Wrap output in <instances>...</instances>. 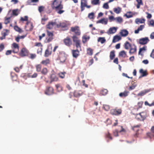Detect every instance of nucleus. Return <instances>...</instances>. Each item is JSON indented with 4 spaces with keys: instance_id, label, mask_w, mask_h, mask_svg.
I'll return each instance as SVG.
<instances>
[{
    "instance_id": "obj_56",
    "label": "nucleus",
    "mask_w": 154,
    "mask_h": 154,
    "mask_svg": "<svg viewBox=\"0 0 154 154\" xmlns=\"http://www.w3.org/2000/svg\"><path fill=\"white\" fill-rule=\"evenodd\" d=\"M34 46H35L38 47L39 48L43 47V45L41 42H35V43Z\"/></svg>"
},
{
    "instance_id": "obj_27",
    "label": "nucleus",
    "mask_w": 154,
    "mask_h": 154,
    "mask_svg": "<svg viewBox=\"0 0 154 154\" xmlns=\"http://www.w3.org/2000/svg\"><path fill=\"white\" fill-rule=\"evenodd\" d=\"M48 69L46 67L43 68L41 71V74L44 75H47L48 74Z\"/></svg>"
},
{
    "instance_id": "obj_55",
    "label": "nucleus",
    "mask_w": 154,
    "mask_h": 154,
    "mask_svg": "<svg viewBox=\"0 0 154 154\" xmlns=\"http://www.w3.org/2000/svg\"><path fill=\"white\" fill-rule=\"evenodd\" d=\"M141 126V124H139L137 125H134L133 126H132V128L133 130H135V128H139Z\"/></svg>"
},
{
    "instance_id": "obj_40",
    "label": "nucleus",
    "mask_w": 154,
    "mask_h": 154,
    "mask_svg": "<svg viewBox=\"0 0 154 154\" xmlns=\"http://www.w3.org/2000/svg\"><path fill=\"white\" fill-rule=\"evenodd\" d=\"M66 73L63 72H59L58 74V75L60 77L61 79H63L65 78V74H66Z\"/></svg>"
},
{
    "instance_id": "obj_63",
    "label": "nucleus",
    "mask_w": 154,
    "mask_h": 154,
    "mask_svg": "<svg viewBox=\"0 0 154 154\" xmlns=\"http://www.w3.org/2000/svg\"><path fill=\"white\" fill-rule=\"evenodd\" d=\"M47 34L48 37H53V33L48 31H47Z\"/></svg>"
},
{
    "instance_id": "obj_24",
    "label": "nucleus",
    "mask_w": 154,
    "mask_h": 154,
    "mask_svg": "<svg viewBox=\"0 0 154 154\" xmlns=\"http://www.w3.org/2000/svg\"><path fill=\"white\" fill-rule=\"evenodd\" d=\"M129 92L127 91H125L123 92H121L119 94V96L120 97H125L128 96Z\"/></svg>"
},
{
    "instance_id": "obj_5",
    "label": "nucleus",
    "mask_w": 154,
    "mask_h": 154,
    "mask_svg": "<svg viewBox=\"0 0 154 154\" xmlns=\"http://www.w3.org/2000/svg\"><path fill=\"white\" fill-rule=\"evenodd\" d=\"M149 41L148 37H145L140 38L139 40V43L141 45L146 44Z\"/></svg>"
},
{
    "instance_id": "obj_33",
    "label": "nucleus",
    "mask_w": 154,
    "mask_h": 154,
    "mask_svg": "<svg viewBox=\"0 0 154 154\" xmlns=\"http://www.w3.org/2000/svg\"><path fill=\"white\" fill-rule=\"evenodd\" d=\"M131 46L132 45L128 42L127 41L125 43L124 46L125 49L128 50L129 48H130Z\"/></svg>"
},
{
    "instance_id": "obj_58",
    "label": "nucleus",
    "mask_w": 154,
    "mask_h": 154,
    "mask_svg": "<svg viewBox=\"0 0 154 154\" xmlns=\"http://www.w3.org/2000/svg\"><path fill=\"white\" fill-rule=\"evenodd\" d=\"M45 8V7L43 6H39L38 8V10L39 11L40 13H41L42 12L44 11V9Z\"/></svg>"
},
{
    "instance_id": "obj_10",
    "label": "nucleus",
    "mask_w": 154,
    "mask_h": 154,
    "mask_svg": "<svg viewBox=\"0 0 154 154\" xmlns=\"http://www.w3.org/2000/svg\"><path fill=\"white\" fill-rule=\"evenodd\" d=\"M54 93V89L51 86L47 87L45 91V94L47 95H50Z\"/></svg>"
},
{
    "instance_id": "obj_29",
    "label": "nucleus",
    "mask_w": 154,
    "mask_h": 154,
    "mask_svg": "<svg viewBox=\"0 0 154 154\" xmlns=\"http://www.w3.org/2000/svg\"><path fill=\"white\" fill-rule=\"evenodd\" d=\"M121 39V37L119 35H115L113 38L112 42L113 43H115L116 42H118Z\"/></svg>"
},
{
    "instance_id": "obj_41",
    "label": "nucleus",
    "mask_w": 154,
    "mask_h": 154,
    "mask_svg": "<svg viewBox=\"0 0 154 154\" xmlns=\"http://www.w3.org/2000/svg\"><path fill=\"white\" fill-rule=\"evenodd\" d=\"M117 14H119L121 11V9L119 7L115 8L113 10Z\"/></svg>"
},
{
    "instance_id": "obj_47",
    "label": "nucleus",
    "mask_w": 154,
    "mask_h": 154,
    "mask_svg": "<svg viewBox=\"0 0 154 154\" xmlns=\"http://www.w3.org/2000/svg\"><path fill=\"white\" fill-rule=\"evenodd\" d=\"M115 20H116V21L117 22H118L119 23H121L123 21L122 18L120 17H117L115 18Z\"/></svg>"
},
{
    "instance_id": "obj_54",
    "label": "nucleus",
    "mask_w": 154,
    "mask_h": 154,
    "mask_svg": "<svg viewBox=\"0 0 154 154\" xmlns=\"http://www.w3.org/2000/svg\"><path fill=\"white\" fill-rule=\"evenodd\" d=\"M147 92L146 91H142L138 94V96H143Z\"/></svg>"
},
{
    "instance_id": "obj_31",
    "label": "nucleus",
    "mask_w": 154,
    "mask_h": 154,
    "mask_svg": "<svg viewBox=\"0 0 154 154\" xmlns=\"http://www.w3.org/2000/svg\"><path fill=\"white\" fill-rule=\"evenodd\" d=\"M108 92L107 89H103L100 91V94L101 95H106L107 94Z\"/></svg>"
},
{
    "instance_id": "obj_32",
    "label": "nucleus",
    "mask_w": 154,
    "mask_h": 154,
    "mask_svg": "<svg viewBox=\"0 0 154 154\" xmlns=\"http://www.w3.org/2000/svg\"><path fill=\"white\" fill-rule=\"evenodd\" d=\"M144 25H141L136 30L134 31V32L136 34H137L139 33V31H141L142 29L144 28Z\"/></svg>"
},
{
    "instance_id": "obj_26",
    "label": "nucleus",
    "mask_w": 154,
    "mask_h": 154,
    "mask_svg": "<svg viewBox=\"0 0 154 154\" xmlns=\"http://www.w3.org/2000/svg\"><path fill=\"white\" fill-rule=\"evenodd\" d=\"M121 35L122 36H126L128 34L127 30L125 29L122 30L120 32Z\"/></svg>"
},
{
    "instance_id": "obj_48",
    "label": "nucleus",
    "mask_w": 154,
    "mask_h": 154,
    "mask_svg": "<svg viewBox=\"0 0 154 154\" xmlns=\"http://www.w3.org/2000/svg\"><path fill=\"white\" fill-rule=\"evenodd\" d=\"M146 46H144L142 48H140L139 49V50L138 52V54H140L141 52L143 51H146Z\"/></svg>"
},
{
    "instance_id": "obj_49",
    "label": "nucleus",
    "mask_w": 154,
    "mask_h": 154,
    "mask_svg": "<svg viewBox=\"0 0 154 154\" xmlns=\"http://www.w3.org/2000/svg\"><path fill=\"white\" fill-rule=\"evenodd\" d=\"M42 47L38 48L37 50V54L40 55H41L42 54Z\"/></svg>"
},
{
    "instance_id": "obj_37",
    "label": "nucleus",
    "mask_w": 154,
    "mask_h": 154,
    "mask_svg": "<svg viewBox=\"0 0 154 154\" xmlns=\"http://www.w3.org/2000/svg\"><path fill=\"white\" fill-rule=\"evenodd\" d=\"M90 38L89 36L87 35H84L82 38V42L83 43H85Z\"/></svg>"
},
{
    "instance_id": "obj_3",
    "label": "nucleus",
    "mask_w": 154,
    "mask_h": 154,
    "mask_svg": "<svg viewBox=\"0 0 154 154\" xmlns=\"http://www.w3.org/2000/svg\"><path fill=\"white\" fill-rule=\"evenodd\" d=\"M73 42L75 43V45L77 48H80V41L78 38L75 35H74L72 37Z\"/></svg>"
},
{
    "instance_id": "obj_30",
    "label": "nucleus",
    "mask_w": 154,
    "mask_h": 154,
    "mask_svg": "<svg viewBox=\"0 0 154 154\" xmlns=\"http://www.w3.org/2000/svg\"><path fill=\"white\" fill-rule=\"evenodd\" d=\"M119 56L124 58L127 57V54L125 51H121L119 54Z\"/></svg>"
},
{
    "instance_id": "obj_57",
    "label": "nucleus",
    "mask_w": 154,
    "mask_h": 154,
    "mask_svg": "<svg viewBox=\"0 0 154 154\" xmlns=\"http://www.w3.org/2000/svg\"><path fill=\"white\" fill-rule=\"evenodd\" d=\"M94 61L93 59H91L89 60V61L87 63V64L89 66H90L93 63Z\"/></svg>"
},
{
    "instance_id": "obj_21",
    "label": "nucleus",
    "mask_w": 154,
    "mask_h": 154,
    "mask_svg": "<svg viewBox=\"0 0 154 154\" xmlns=\"http://www.w3.org/2000/svg\"><path fill=\"white\" fill-rule=\"evenodd\" d=\"M108 22V19L107 18H103L97 21V23H101L104 24L105 25L107 24Z\"/></svg>"
},
{
    "instance_id": "obj_35",
    "label": "nucleus",
    "mask_w": 154,
    "mask_h": 154,
    "mask_svg": "<svg viewBox=\"0 0 154 154\" xmlns=\"http://www.w3.org/2000/svg\"><path fill=\"white\" fill-rule=\"evenodd\" d=\"M115 51L114 50H113L110 52L109 57L110 59L111 60H112L115 57Z\"/></svg>"
},
{
    "instance_id": "obj_19",
    "label": "nucleus",
    "mask_w": 154,
    "mask_h": 154,
    "mask_svg": "<svg viewBox=\"0 0 154 154\" xmlns=\"http://www.w3.org/2000/svg\"><path fill=\"white\" fill-rule=\"evenodd\" d=\"M139 72L141 74V75L139 77L140 78L142 77L148 75L147 70H144L142 69L140 70Z\"/></svg>"
},
{
    "instance_id": "obj_62",
    "label": "nucleus",
    "mask_w": 154,
    "mask_h": 154,
    "mask_svg": "<svg viewBox=\"0 0 154 154\" xmlns=\"http://www.w3.org/2000/svg\"><path fill=\"white\" fill-rule=\"evenodd\" d=\"M106 137L107 138H109L111 140H112V137H111V134L109 132L106 134Z\"/></svg>"
},
{
    "instance_id": "obj_39",
    "label": "nucleus",
    "mask_w": 154,
    "mask_h": 154,
    "mask_svg": "<svg viewBox=\"0 0 154 154\" xmlns=\"http://www.w3.org/2000/svg\"><path fill=\"white\" fill-rule=\"evenodd\" d=\"M146 135L147 137L150 138H154V133L150 131L146 133Z\"/></svg>"
},
{
    "instance_id": "obj_64",
    "label": "nucleus",
    "mask_w": 154,
    "mask_h": 154,
    "mask_svg": "<svg viewBox=\"0 0 154 154\" xmlns=\"http://www.w3.org/2000/svg\"><path fill=\"white\" fill-rule=\"evenodd\" d=\"M103 8L106 9H108L109 8V6L107 3H104L103 6Z\"/></svg>"
},
{
    "instance_id": "obj_6",
    "label": "nucleus",
    "mask_w": 154,
    "mask_h": 154,
    "mask_svg": "<svg viewBox=\"0 0 154 154\" xmlns=\"http://www.w3.org/2000/svg\"><path fill=\"white\" fill-rule=\"evenodd\" d=\"M122 112L121 109H113L111 110L110 114L112 115H119L121 114Z\"/></svg>"
},
{
    "instance_id": "obj_42",
    "label": "nucleus",
    "mask_w": 154,
    "mask_h": 154,
    "mask_svg": "<svg viewBox=\"0 0 154 154\" xmlns=\"http://www.w3.org/2000/svg\"><path fill=\"white\" fill-rule=\"evenodd\" d=\"M97 41L98 42H100L101 44H103L106 41L104 37H99L98 38Z\"/></svg>"
},
{
    "instance_id": "obj_12",
    "label": "nucleus",
    "mask_w": 154,
    "mask_h": 154,
    "mask_svg": "<svg viewBox=\"0 0 154 154\" xmlns=\"http://www.w3.org/2000/svg\"><path fill=\"white\" fill-rule=\"evenodd\" d=\"M137 47L136 45L133 44L131 47L129 51L130 54H135L137 53Z\"/></svg>"
},
{
    "instance_id": "obj_43",
    "label": "nucleus",
    "mask_w": 154,
    "mask_h": 154,
    "mask_svg": "<svg viewBox=\"0 0 154 154\" xmlns=\"http://www.w3.org/2000/svg\"><path fill=\"white\" fill-rule=\"evenodd\" d=\"M48 20V18L45 16H44L43 18L42 19L41 23L43 25L45 24V22Z\"/></svg>"
},
{
    "instance_id": "obj_52",
    "label": "nucleus",
    "mask_w": 154,
    "mask_h": 154,
    "mask_svg": "<svg viewBox=\"0 0 154 154\" xmlns=\"http://www.w3.org/2000/svg\"><path fill=\"white\" fill-rule=\"evenodd\" d=\"M119 132V130L117 129H115L113 131V135L115 137H117L119 136L118 133Z\"/></svg>"
},
{
    "instance_id": "obj_61",
    "label": "nucleus",
    "mask_w": 154,
    "mask_h": 154,
    "mask_svg": "<svg viewBox=\"0 0 154 154\" xmlns=\"http://www.w3.org/2000/svg\"><path fill=\"white\" fill-rule=\"evenodd\" d=\"M20 20L22 21H27L28 20V17L26 16H24V18L21 17Z\"/></svg>"
},
{
    "instance_id": "obj_50",
    "label": "nucleus",
    "mask_w": 154,
    "mask_h": 154,
    "mask_svg": "<svg viewBox=\"0 0 154 154\" xmlns=\"http://www.w3.org/2000/svg\"><path fill=\"white\" fill-rule=\"evenodd\" d=\"M87 53L88 54L90 55H91L93 54V50L91 49V48H88L87 49Z\"/></svg>"
},
{
    "instance_id": "obj_7",
    "label": "nucleus",
    "mask_w": 154,
    "mask_h": 154,
    "mask_svg": "<svg viewBox=\"0 0 154 154\" xmlns=\"http://www.w3.org/2000/svg\"><path fill=\"white\" fill-rule=\"evenodd\" d=\"M49 84H51L53 82H57L58 80V78L57 76L54 74H52L50 76Z\"/></svg>"
},
{
    "instance_id": "obj_34",
    "label": "nucleus",
    "mask_w": 154,
    "mask_h": 154,
    "mask_svg": "<svg viewBox=\"0 0 154 154\" xmlns=\"http://www.w3.org/2000/svg\"><path fill=\"white\" fill-rule=\"evenodd\" d=\"M36 71L37 72H41L42 70V66L41 64H38L35 65Z\"/></svg>"
},
{
    "instance_id": "obj_13",
    "label": "nucleus",
    "mask_w": 154,
    "mask_h": 154,
    "mask_svg": "<svg viewBox=\"0 0 154 154\" xmlns=\"http://www.w3.org/2000/svg\"><path fill=\"white\" fill-rule=\"evenodd\" d=\"M87 4V0H81L80 8L81 12H82L85 10V7Z\"/></svg>"
},
{
    "instance_id": "obj_36",
    "label": "nucleus",
    "mask_w": 154,
    "mask_h": 154,
    "mask_svg": "<svg viewBox=\"0 0 154 154\" xmlns=\"http://www.w3.org/2000/svg\"><path fill=\"white\" fill-rule=\"evenodd\" d=\"M91 4L93 5H99L100 4V0H92Z\"/></svg>"
},
{
    "instance_id": "obj_38",
    "label": "nucleus",
    "mask_w": 154,
    "mask_h": 154,
    "mask_svg": "<svg viewBox=\"0 0 154 154\" xmlns=\"http://www.w3.org/2000/svg\"><path fill=\"white\" fill-rule=\"evenodd\" d=\"M19 14V10L17 9L13 10L12 11V14L14 16H17Z\"/></svg>"
},
{
    "instance_id": "obj_45",
    "label": "nucleus",
    "mask_w": 154,
    "mask_h": 154,
    "mask_svg": "<svg viewBox=\"0 0 154 154\" xmlns=\"http://www.w3.org/2000/svg\"><path fill=\"white\" fill-rule=\"evenodd\" d=\"M88 17L90 19H94V14L93 12L89 13L88 15Z\"/></svg>"
},
{
    "instance_id": "obj_51",
    "label": "nucleus",
    "mask_w": 154,
    "mask_h": 154,
    "mask_svg": "<svg viewBox=\"0 0 154 154\" xmlns=\"http://www.w3.org/2000/svg\"><path fill=\"white\" fill-rule=\"evenodd\" d=\"M103 107L106 111H109L110 109V106L108 105H103Z\"/></svg>"
},
{
    "instance_id": "obj_22",
    "label": "nucleus",
    "mask_w": 154,
    "mask_h": 154,
    "mask_svg": "<svg viewBox=\"0 0 154 154\" xmlns=\"http://www.w3.org/2000/svg\"><path fill=\"white\" fill-rule=\"evenodd\" d=\"M145 20L144 19H140L137 18L135 20V22L136 23L139 24L140 23H145Z\"/></svg>"
},
{
    "instance_id": "obj_20",
    "label": "nucleus",
    "mask_w": 154,
    "mask_h": 154,
    "mask_svg": "<svg viewBox=\"0 0 154 154\" xmlns=\"http://www.w3.org/2000/svg\"><path fill=\"white\" fill-rule=\"evenodd\" d=\"M50 60L48 59H46V60H42L41 62V63L42 65L47 66L50 64Z\"/></svg>"
},
{
    "instance_id": "obj_25",
    "label": "nucleus",
    "mask_w": 154,
    "mask_h": 154,
    "mask_svg": "<svg viewBox=\"0 0 154 154\" xmlns=\"http://www.w3.org/2000/svg\"><path fill=\"white\" fill-rule=\"evenodd\" d=\"M57 28L61 27V28H66L67 27V25L64 23H57Z\"/></svg>"
},
{
    "instance_id": "obj_23",
    "label": "nucleus",
    "mask_w": 154,
    "mask_h": 154,
    "mask_svg": "<svg viewBox=\"0 0 154 154\" xmlns=\"http://www.w3.org/2000/svg\"><path fill=\"white\" fill-rule=\"evenodd\" d=\"M51 54V51L49 48H47L45 50L44 56L46 57H48Z\"/></svg>"
},
{
    "instance_id": "obj_14",
    "label": "nucleus",
    "mask_w": 154,
    "mask_h": 154,
    "mask_svg": "<svg viewBox=\"0 0 154 154\" xmlns=\"http://www.w3.org/2000/svg\"><path fill=\"white\" fill-rule=\"evenodd\" d=\"M66 58L65 54L63 53L59 54L58 60H60V62L61 63L64 62L66 60Z\"/></svg>"
},
{
    "instance_id": "obj_2",
    "label": "nucleus",
    "mask_w": 154,
    "mask_h": 154,
    "mask_svg": "<svg viewBox=\"0 0 154 154\" xmlns=\"http://www.w3.org/2000/svg\"><path fill=\"white\" fill-rule=\"evenodd\" d=\"M71 31L74 32L75 35H80L81 34L80 30L78 26H75L74 27H71Z\"/></svg>"
},
{
    "instance_id": "obj_16",
    "label": "nucleus",
    "mask_w": 154,
    "mask_h": 154,
    "mask_svg": "<svg viewBox=\"0 0 154 154\" xmlns=\"http://www.w3.org/2000/svg\"><path fill=\"white\" fill-rule=\"evenodd\" d=\"M54 26H57V22H49L47 25V27L49 29H52Z\"/></svg>"
},
{
    "instance_id": "obj_46",
    "label": "nucleus",
    "mask_w": 154,
    "mask_h": 154,
    "mask_svg": "<svg viewBox=\"0 0 154 154\" xmlns=\"http://www.w3.org/2000/svg\"><path fill=\"white\" fill-rule=\"evenodd\" d=\"M143 103V102L140 101L138 103L137 106L138 107L137 108V110H138L140 108H142Z\"/></svg>"
},
{
    "instance_id": "obj_53",
    "label": "nucleus",
    "mask_w": 154,
    "mask_h": 154,
    "mask_svg": "<svg viewBox=\"0 0 154 154\" xmlns=\"http://www.w3.org/2000/svg\"><path fill=\"white\" fill-rule=\"evenodd\" d=\"M10 17H5V20L4 23L7 24L10 23Z\"/></svg>"
},
{
    "instance_id": "obj_44",
    "label": "nucleus",
    "mask_w": 154,
    "mask_h": 154,
    "mask_svg": "<svg viewBox=\"0 0 154 154\" xmlns=\"http://www.w3.org/2000/svg\"><path fill=\"white\" fill-rule=\"evenodd\" d=\"M14 29L15 31L20 33L23 32V30L17 26H14Z\"/></svg>"
},
{
    "instance_id": "obj_28",
    "label": "nucleus",
    "mask_w": 154,
    "mask_h": 154,
    "mask_svg": "<svg viewBox=\"0 0 154 154\" xmlns=\"http://www.w3.org/2000/svg\"><path fill=\"white\" fill-rule=\"evenodd\" d=\"M79 52L78 50H72V55L74 57L76 58L79 56Z\"/></svg>"
},
{
    "instance_id": "obj_60",
    "label": "nucleus",
    "mask_w": 154,
    "mask_h": 154,
    "mask_svg": "<svg viewBox=\"0 0 154 154\" xmlns=\"http://www.w3.org/2000/svg\"><path fill=\"white\" fill-rule=\"evenodd\" d=\"M53 37H48L46 39V42H51L53 39Z\"/></svg>"
},
{
    "instance_id": "obj_17",
    "label": "nucleus",
    "mask_w": 154,
    "mask_h": 154,
    "mask_svg": "<svg viewBox=\"0 0 154 154\" xmlns=\"http://www.w3.org/2000/svg\"><path fill=\"white\" fill-rule=\"evenodd\" d=\"M117 29L115 27L110 28L109 29L108 31L107 32V33L108 34H113L116 32Z\"/></svg>"
},
{
    "instance_id": "obj_1",
    "label": "nucleus",
    "mask_w": 154,
    "mask_h": 154,
    "mask_svg": "<svg viewBox=\"0 0 154 154\" xmlns=\"http://www.w3.org/2000/svg\"><path fill=\"white\" fill-rule=\"evenodd\" d=\"M51 7L58 14H61L65 12L61 0H55L51 5Z\"/></svg>"
},
{
    "instance_id": "obj_11",
    "label": "nucleus",
    "mask_w": 154,
    "mask_h": 154,
    "mask_svg": "<svg viewBox=\"0 0 154 154\" xmlns=\"http://www.w3.org/2000/svg\"><path fill=\"white\" fill-rule=\"evenodd\" d=\"M28 51L25 48H22L19 53V55L22 57H24L28 55Z\"/></svg>"
},
{
    "instance_id": "obj_59",
    "label": "nucleus",
    "mask_w": 154,
    "mask_h": 154,
    "mask_svg": "<svg viewBox=\"0 0 154 154\" xmlns=\"http://www.w3.org/2000/svg\"><path fill=\"white\" fill-rule=\"evenodd\" d=\"M36 57V55L35 54H30L29 57V58L33 59Z\"/></svg>"
},
{
    "instance_id": "obj_8",
    "label": "nucleus",
    "mask_w": 154,
    "mask_h": 154,
    "mask_svg": "<svg viewBox=\"0 0 154 154\" xmlns=\"http://www.w3.org/2000/svg\"><path fill=\"white\" fill-rule=\"evenodd\" d=\"M64 44L68 46H70L72 44L71 39L69 37H67L63 40Z\"/></svg>"
},
{
    "instance_id": "obj_15",
    "label": "nucleus",
    "mask_w": 154,
    "mask_h": 154,
    "mask_svg": "<svg viewBox=\"0 0 154 154\" xmlns=\"http://www.w3.org/2000/svg\"><path fill=\"white\" fill-rule=\"evenodd\" d=\"M33 27L32 23L27 22L26 23V25L25 26V29L26 31H30L32 29Z\"/></svg>"
},
{
    "instance_id": "obj_4",
    "label": "nucleus",
    "mask_w": 154,
    "mask_h": 154,
    "mask_svg": "<svg viewBox=\"0 0 154 154\" xmlns=\"http://www.w3.org/2000/svg\"><path fill=\"white\" fill-rule=\"evenodd\" d=\"M19 46L18 44L16 43H13L11 46L12 52L14 53H17L19 51Z\"/></svg>"
},
{
    "instance_id": "obj_18",
    "label": "nucleus",
    "mask_w": 154,
    "mask_h": 154,
    "mask_svg": "<svg viewBox=\"0 0 154 154\" xmlns=\"http://www.w3.org/2000/svg\"><path fill=\"white\" fill-rule=\"evenodd\" d=\"M83 92L81 91H75L74 92L73 95L75 97H77L82 96Z\"/></svg>"
},
{
    "instance_id": "obj_9",
    "label": "nucleus",
    "mask_w": 154,
    "mask_h": 154,
    "mask_svg": "<svg viewBox=\"0 0 154 154\" xmlns=\"http://www.w3.org/2000/svg\"><path fill=\"white\" fill-rule=\"evenodd\" d=\"M144 112H142L137 114L136 115V118L138 120L143 121L146 118V116L143 115Z\"/></svg>"
}]
</instances>
